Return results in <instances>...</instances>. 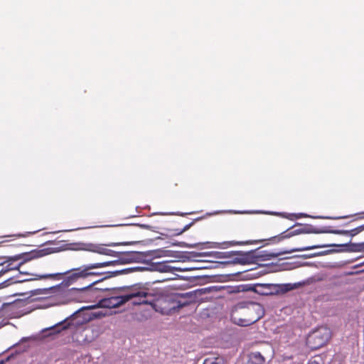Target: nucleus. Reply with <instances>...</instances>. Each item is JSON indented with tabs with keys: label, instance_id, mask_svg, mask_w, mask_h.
Masks as SVG:
<instances>
[{
	"label": "nucleus",
	"instance_id": "1",
	"mask_svg": "<svg viewBox=\"0 0 364 364\" xmlns=\"http://www.w3.org/2000/svg\"><path fill=\"white\" fill-rule=\"evenodd\" d=\"M139 241L132 242H109L105 245L96 244L91 242H72L68 243L67 249L69 250L74 251H87L99 255H107L114 257H119L120 264H126L132 262H138L143 260L146 256L150 255L155 257L161 256H170L169 254L171 250H154L149 252H137V251H127V252H117L110 249H107V247H117V246H127L132 245L139 243Z\"/></svg>",
	"mask_w": 364,
	"mask_h": 364
},
{
	"label": "nucleus",
	"instance_id": "2",
	"mask_svg": "<svg viewBox=\"0 0 364 364\" xmlns=\"http://www.w3.org/2000/svg\"><path fill=\"white\" fill-rule=\"evenodd\" d=\"M97 307H98L97 304L81 307L63 321L43 329L41 332L42 337H52L61 333L63 335H72L73 336L77 331L83 328L85 324L94 318H101L105 315L101 311L86 312L87 310Z\"/></svg>",
	"mask_w": 364,
	"mask_h": 364
},
{
	"label": "nucleus",
	"instance_id": "3",
	"mask_svg": "<svg viewBox=\"0 0 364 364\" xmlns=\"http://www.w3.org/2000/svg\"><path fill=\"white\" fill-rule=\"evenodd\" d=\"M99 264H100L99 262L86 264L80 267L73 268L62 273L46 274L45 275L39 276V278H54L58 276L68 274L58 287L63 286L68 287L80 280L90 283L95 281L97 279H101L106 275V272L97 271V269L102 268V267L101 265L99 266Z\"/></svg>",
	"mask_w": 364,
	"mask_h": 364
},
{
	"label": "nucleus",
	"instance_id": "4",
	"mask_svg": "<svg viewBox=\"0 0 364 364\" xmlns=\"http://www.w3.org/2000/svg\"><path fill=\"white\" fill-rule=\"evenodd\" d=\"M154 283H138L130 286L113 287V290L114 292L130 290L132 299H136L133 301L134 304H148L155 308L156 302L164 297V291L161 288L154 287Z\"/></svg>",
	"mask_w": 364,
	"mask_h": 364
},
{
	"label": "nucleus",
	"instance_id": "5",
	"mask_svg": "<svg viewBox=\"0 0 364 364\" xmlns=\"http://www.w3.org/2000/svg\"><path fill=\"white\" fill-rule=\"evenodd\" d=\"M263 306L256 302L241 301L235 304L230 313V321L240 326H249L264 316Z\"/></svg>",
	"mask_w": 364,
	"mask_h": 364
},
{
	"label": "nucleus",
	"instance_id": "6",
	"mask_svg": "<svg viewBox=\"0 0 364 364\" xmlns=\"http://www.w3.org/2000/svg\"><path fill=\"white\" fill-rule=\"evenodd\" d=\"M97 282L93 281L87 283L80 288H71L66 292L68 299L77 302H96L100 297L101 293L105 291H112L113 288L96 287Z\"/></svg>",
	"mask_w": 364,
	"mask_h": 364
},
{
	"label": "nucleus",
	"instance_id": "7",
	"mask_svg": "<svg viewBox=\"0 0 364 364\" xmlns=\"http://www.w3.org/2000/svg\"><path fill=\"white\" fill-rule=\"evenodd\" d=\"M67 245L68 244L65 245V248L46 247L41 250H33L28 252H23L13 256H0V266L4 265L6 262H15L21 259V261L18 263L19 267H21L26 262L32 259L40 258L52 253L58 252L63 250H68Z\"/></svg>",
	"mask_w": 364,
	"mask_h": 364
},
{
	"label": "nucleus",
	"instance_id": "8",
	"mask_svg": "<svg viewBox=\"0 0 364 364\" xmlns=\"http://www.w3.org/2000/svg\"><path fill=\"white\" fill-rule=\"evenodd\" d=\"M129 292L125 294L124 295H117L119 292L122 291L114 292L112 291V294L114 296H112L107 298H102V296L97 300V306L100 308H106V309H112V308H117L120 306L126 304L131 299H132L131 291L128 290Z\"/></svg>",
	"mask_w": 364,
	"mask_h": 364
},
{
	"label": "nucleus",
	"instance_id": "9",
	"mask_svg": "<svg viewBox=\"0 0 364 364\" xmlns=\"http://www.w3.org/2000/svg\"><path fill=\"white\" fill-rule=\"evenodd\" d=\"M331 338L329 328L321 327L312 331L307 338V343L313 350H317L326 344Z\"/></svg>",
	"mask_w": 364,
	"mask_h": 364
},
{
	"label": "nucleus",
	"instance_id": "10",
	"mask_svg": "<svg viewBox=\"0 0 364 364\" xmlns=\"http://www.w3.org/2000/svg\"><path fill=\"white\" fill-rule=\"evenodd\" d=\"M316 247L315 246H304L301 247H295L290 250H283L278 252H272L269 250H260L261 247H257L255 250H257L256 254V261L257 262H264L270 260L272 259L276 258L279 256L289 254L296 252H304L311 250H315Z\"/></svg>",
	"mask_w": 364,
	"mask_h": 364
},
{
	"label": "nucleus",
	"instance_id": "11",
	"mask_svg": "<svg viewBox=\"0 0 364 364\" xmlns=\"http://www.w3.org/2000/svg\"><path fill=\"white\" fill-rule=\"evenodd\" d=\"M290 228H291V230H289L291 237L300 234H321L329 233L330 232V226H323L321 228H318L311 224H302L299 223H296Z\"/></svg>",
	"mask_w": 364,
	"mask_h": 364
},
{
	"label": "nucleus",
	"instance_id": "12",
	"mask_svg": "<svg viewBox=\"0 0 364 364\" xmlns=\"http://www.w3.org/2000/svg\"><path fill=\"white\" fill-rule=\"evenodd\" d=\"M257 250H251L249 251H237V256L235 257L231 260L220 262V263L224 265L228 264H257L256 254Z\"/></svg>",
	"mask_w": 364,
	"mask_h": 364
},
{
	"label": "nucleus",
	"instance_id": "13",
	"mask_svg": "<svg viewBox=\"0 0 364 364\" xmlns=\"http://www.w3.org/2000/svg\"><path fill=\"white\" fill-rule=\"evenodd\" d=\"M290 230H291V228H289L286 230L281 232L280 234L273 236V237H271L268 239L257 240H247V241H240V242L231 241V242H228L226 243L230 246L231 245H246L258 244V243H261L264 241H268L269 243H271V244H277L285 239H289V238L291 237L290 232H289Z\"/></svg>",
	"mask_w": 364,
	"mask_h": 364
},
{
	"label": "nucleus",
	"instance_id": "14",
	"mask_svg": "<svg viewBox=\"0 0 364 364\" xmlns=\"http://www.w3.org/2000/svg\"><path fill=\"white\" fill-rule=\"evenodd\" d=\"M23 300L16 299L11 302H4L1 306V316L3 317H16L18 310L23 306Z\"/></svg>",
	"mask_w": 364,
	"mask_h": 364
},
{
	"label": "nucleus",
	"instance_id": "15",
	"mask_svg": "<svg viewBox=\"0 0 364 364\" xmlns=\"http://www.w3.org/2000/svg\"><path fill=\"white\" fill-rule=\"evenodd\" d=\"M279 287L277 284H250V291H253L261 296L279 294Z\"/></svg>",
	"mask_w": 364,
	"mask_h": 364
},
{
	"label": "nucleus",
	"instance_id": "16",
	"mask_svg": "<svg viewBox=\"0 0 364 364\" xmlns=\"http://www.w3.org/2000/svg\"><path fill=\"white\" fill-rule=\"evenodd\" d=\"M314 246L317 247L316 249L323 248L327 247H345L344 250H340L339 252H364V242L359 243H353L349 242L345 244H321L314 245Z\"/></svg>",
	"mask_w": 364,
	"mask_h": 364
},
{
	"label": "nucleus",
	"instance_id": "17",
	"mask_svg": "<svg viewBox=\"0 0 364 364\" xmlns=\"http://www.w3.org/2000/svg\"><path fill=\"white\" fill-rule=\"evenodd\" d=\"M193 296V292H186L184 294H178L173 296H171L168 299L170 302L173 304L170 308V310L176 311L183 307L188 306L191 301H181L179 298L186 299L191 298Z\"/></svg>",
	"mask_w": 364,
	"mask_h": 364
},
{
	"label": "nucleus",
	"instance_id": "18",
	"mask_svg": "<svg viewBox=\"0 0 364 364\" xmlns=\"http://www.w3.org/2000/svg\"><path fill=\"white\" fill-rule=\"evenodd\" d=\"M210 244H213V242H198L189 244L186 242H178L176 241L174 242H171L170 244L171 246H178L181 247H187V248H194V247H200V249H203L205 247H216L215 245H210Z\"/></svg>",
	"mask_w": 364,
	"mask_h": 364
},
{
	"label": "nucleus",
	"instance_id": "19",
	"mask_svg": "<svg viewBox=\"0 0 364 364\" xmlns=\"http://www.w3.org/2000/svg\"><path fill=\"white\" fill-rule=\"evenodd\" d=\"M175 257H178L181 261H198L196 259L198 257H204L203 252H177V255Z\"/></svg>",
	"mask_w": 364,
	"mask_h": 364
},
{
	"label": "nucleus",
	"instance_id": "20",
	"mask_svg": "<svg viewBox=\"0 0 364 364\" xmlns=\"http://www.w3.org/2000/svg\"><path fill=\"white\" fill-rule=\"evenodd\" d=\"M363 230H363L362 225L355 228L350 230H333V229H331V227L330 226L329 233H332V234H335V235H349L350 237H354Z\"/></svg>",
	"mask_w": 364,
	"mask_h": 364
},
{
	"label": "nucleus",
	"instance_id": "21",
	"mask_svg": "<svg viewBox=\"0 0 364 364\" xmlns=\"http://www.w3.org/2000/svg\"><path fill=\"white\" fill-rule=\"evenodd\" d=\"M291 217H294V219H299L301 218H309H309H319V219L340 220V219L348 218L349 216H348V215L335 216V217H332V216H311L306 213H300L293 214V215H291ZM289 218L290 220H293L292 218Z\"/></svg>",
	"mask_w": 364,
	"mask_h": 364
},
{
	"label": "nucleus",
	"instance_id": "22",
	"mask_svg": "<svg viewBox=\"0 0 364 364\" xmlns=\"http://www.w3.org/2000/svg\"><path fill=\"white\" fill-rule=\"evenodd\" d=\"M246 364H265V358L259 352H252L248 355Z\"/></svg>",
	"mask_w": 364,
	"mask_h": 364
},
{
	"label": "nucleus",
	"instance_id": "23",
	"mask_svg": "<svg viewBox=\"0 0 364 364\" xmlns=\"http://www.w3.org/2000/svg\"><path fill=\"white\" fill-rule=\"evenodd\" d=\"M225 290L229 294L250 291V284L225 286Z\"/></svg>",
	"mask_w": 364,
	"mask_h": 364
},
{
	"label": "nucleus",
	"instance_id": "24",
	"mask_svg": "<svg viewBox=\"0 0 364 364\" xmlns=\"http://www.w3.org/2000/svg\"><path fill=\"white\" fill-rule=\"evenodd\" d=\"M16 277H11L0 283V289L7 287L14 284L29 282L31 279H16Z\"/></svg>",
	"mask_w": 364,
	"mask_h": 364
},
{
	"label": "nucleus",
	"instance_id": "25",
	"mask_svg": "<svg viewBox=\"0 0 364 364\" xmlns=\"http://www.w3.org/2000/svg\"><path fill=\"white\" fill-rule=\"evenodd\" d=\"M151 267V269H154L161 272H168L172 269V267L168 265L166 262L152 263Z\"/></svg>",
	"mask_w": 364,
	"mask_h": 364
},
{
	"label": "nucleus",
	"instance_id": "26",
	"mask_svg": "<svg viewBox=\"0 0 364 364\" xmlns=\"http://www.w3.org/2000/svg\"><path fill=\"white\" fill-rule=\"evenodd\" d=\"M203 218V217H198L196 219H194L192 222H191L190 223L186 225L182 229H175L174 230H173V232L171 234V235H181V234H183L184 232L187 231L188 230H189V228H191V227H192L193 225V224L195 223V222L196 221H199L200 220H202Z\"/></svg>",
	"mask_w": 364,
	"mask_h": 364
},
{
	"label": "nucleus",
	"instance_id": "27",
	"mask_svg": "<svg viewBox=\"0 0 364 364\" xmlns=\"http://www.w3.org/2000/svg\"><path fill=\"white\" fill-rule=\"evenodd\" d=\"M339 250H336L334 249H331V250H324V251H321V252H316V253H313V254L302 255H300L299 257H302V258H304V259H308V258H311V257H318V256H323V255L332 254V253H334V252H337Z\"/></svg>",
	"mask_w": 364,
	"mask_h": 364
},
{
	"label": "nucleus",
	"instance_id": "28",
	"mask_svg": "<svg viewBox=\"0 0 364 364\" xmlns=\"http://www.w3.org/2000/svg\"><path fill=\"white\" fill-rule=\"evenodd\" d=\"M244 273H245V275H244V278L247 279H252L258 278L259 277L264 274L261 271H258L257 268L251 269L247 271H244Z\"/></svg>",
	"mask_w": 364,
	"mask_h": 364
},
{
	"label": "nucleus",
	"instance_id": "29",
	"mask_svg": "<svg viewBox=\"0 0 364 364\" xmlns=\"http://www.w3.org/2000/svg\"><path fill=\"white\" fill-rule=\"evenodd\" d=\"M53 287L48 288V289H36L30 291L28 292L30 296H36L42 294L47 293L50 289H53ZM27 293H16L13 296H24L26 295Z\"/></svg>",
	"mask_w": 364,
	"mask_h": 364
},
{
	"label": "nucleus",
	"instance_id": "30",
	"mask_svg": "<svg viewBox=\"0 0 364 364\" xmlns=\"http://www.w3.org/2000/svg\"><path fill=\"white\" fill-rule=\"evenodd\" d=\"M119 272H118V270L106 272V273H105L106 275L105 277H102L101 279H97L96 281L99 284V283L102 282L108 279L119 276Z\"/></svg>",
	"mask_w": 364,
	"mask_h": 364
},
{
	"label": "nucleus",
	"instance_id": "31",
	"mask_svg": "<svg viewBox=\"0 0 364 364\" xmlns=\"http://www.w3.org/2000/svg\"><path fill=\"white\" fill-rule=\"evenodd\" d=\"M203 255L204 257H213L215 259H223V252H203Z\"/></svg>",
	"mask_w": 364,
	"mask_h": 364
},
{
	"label": "nucleus",
	"instance_id": "32",
	"mask_svg": "<svg viewBox=\"0 0 364 364\" xmlns=\"http://www.w3.org/2000/svg\"><path fill=\"white\" fill-rule=\"evenodd\" d=\"M19 268H20V267H19L18 264L16 266H13L11 263H9L6 266L3 267L0 270L1 277L11 270H18Z\"/></svg>",
	"mask_w": 364,
	"mask_h": 364
},
{
	"label": "nucleus",
	"instance_id": "33",
	"mask_svg": "<svg viewBox=\"0 0 364 364\" xmlns=\"http://www.w3.org/2000/svg\"><path fill=\"white\" fill-rule=\"evenodd\" d=\"M193 213H182V212H171V213H163V212H159V213H154L152 215H180V216H185L188 214H192Z\"/></svg>",
	"mask_w": 364,
	"mask_h": 364
},
{
	"label": "nucleus",
	"instance_id": "34",
	"mask_svg": "<svg viewBox=\"0 0 364 364\" xmlns=\"http://www.w3.org/2000/svg\"><path fill=\"white\" fill-rule=\"evenodd\" d=\"M277 286L279 287L278 289L282 290L279 291V294L286 293L293 289L291 284H277Z\"/></svg>",
	"mask_w": 364,
	"mask_h": 364
},
{
	"label": "nucleus",
	"instance_id": "35",
	"mask_svg": "<svg viewBox=\"0 0 364 364\" xmlns=\"http://www.w3.org/2000/svg\"><path fill=\"white\" fill-rule=\"evenodd\" d=\"M203 364H223L219 358H208L205 359Z\"/></svg>",
	"mask_w": 364,
	"mask_h": 364
},
{
	"label": "nucleus",
	"instance_id": "36",
	"mask_svg": "<svg viewBox=\"0 0 364 364\" xmlns=\"http://www.w3.org/2000/svg\"><path fill=\"white\" fill-rule=\"evenodd\" d=\"M102 267H109V266H115L117 264H120V262L119 261V257H117L115 260L106 261L102 262H99Z\"/></svg>",
	"mask_w": 364,
	"mask_h": 364
},
{
	"label": "nucleus",
	"instance_id": "37",
	"mask_svg": "<svg viewBox=\"0 0 364 364\" xmlns=\"http://www.w3.org/2000/svg\"><path fill=\"white\" fill-rule=\"evenodd\" d=\"M237 256V251H228L223 252V259H232L235 257Z\"/></svg>",
	"mask_w": 364,
	"mask_h": 364
},
{
	"label": "nucleus",
	"instance_id": "38",
	"mask_svg": "<svg viewBox=\"0 0 364 364\" xmlns=\"http://www.w3.org/2000/svg\"><path fill=\"white\" fill-rule=\"evenodd\" d=\"M192 292H193V296L196 294H199L200 295H202L203 294L211 292V288H210L208 287H205V288L198 289H196V291H192Z\"/></svg>",
	"mask_w": 364,
	"mask_h": 364
},
{
	"label": "nucleus",
	"instance_id": "39",
	"mask_svg": "<svg viewBox=\"0 0 364 364\" xmlns=\"http://www.w3.org/2000/svg\"><path fill=\"white\" fill-rule=\"evenodd\" d=\"M146 269H149V268L145 267H129V272L132 273V272H141V271L146 270Z\"/></svg>",
	"mask_w": 364,
	"mask_h": 364
},
{
	"label": "nucleus",
	"instance_id": "40",
	"mask_svg": "<svg viewBox=\"0 0 364 364\" xmlns=\"http://www.w3.org/2000/svg\"><path fill=\"white\" fill-rule=\"evenodd\" d=\"M211 288V292L212 291H218L220 290H225V286H212L209 287Z\"/></svg>",
	"mask_w": 364,
	"mask_h": 364
},
{
	"label": "nucleus",
	"instance_id": "41",
	"mask_svg": "<svg viewBox=\"0 0 364 364\" xmlns=\"http://www.w3.org/2000/svg\"><path fill=\"white\" fill-rule=\"evenodd\" d=\"M132 225H136V226H139L144 229H147V230H151L153 228L152 226L149 225H146V224H139V223H134V224H132Z\"/></svg>",
	"mask_w": 364,
	"mask_h": 364
},
{
	"label": "nucleus",
	"instance_id": "42",
	"mask_svg": "<svg viewBox=\"0 0 364 364\" xmlns=\"http://www.w3.org/2000/svg\"><path fill=\"white\" fill-rule=\"evenodd\" d=\"M175 229H165V232H161V235L166 236V237H172L173 235H171V234L173 232V230Z\"/></svg>",
	"mask_w": 364,
	"mask_h": 364
},
{
	"label": "nucleus",
	"instance_id": "43",
	"mask_svg": "<svg viewBox=\"0 0 364 364\" xmlns=\"http://www.w3.org/2000/svg\"><path fill=\"white\" fill-rule=\"evenodd\" d=\"M204 267H187V268H184V269H180V268H175L177 270H179V271H183V272H186V271H191V270H193V269H203Z\"/></svg>",
	"mask_w": 364,
	"mask_h": 364
},
{
	"label": "nucleus",
	"instance_id": "44",
	"mask_svg": "<svg viewBox=\"0 0 364 364\" xmlns=\"http://www.w3.org/2000/svg\"><path fill=\"white\" fill-rule=\"evenodd\" d=\"M42 275L43 274H41V275L35 274V276L36 277V278H35V279H41L42 278H39V276H42ZM15 277H17V278H16V279H26V278H22L21 275H19V274H17ZM28 279H31L30 281L34 280V279H32V278H29Z\"/></svg>",
	"mask_w": 364,
	"mask_h": 364
},
{
	"label": "nucleus",
	"instance_id": "45",
	"mask_svg": "<svg viewBox=\"0 0 364 364\" xmlns=\"http://www.w3.org/2000/svg\"><path fill=\"white\" fill-rule=\"evenodd\" d=\"M129 268L119 269L118 270V272H119V275L129 274Z\"/></svg>",
	"mask_w": 364,
	"mask_h": 364
},
{
	"label": "nucleus",
	"instance_id": "46",
	"mask_svg": "<svg viewBox=\"0 0 364 364\" xmlns=\"http://www.w3.org/2000/svg\"><path fill=\"white\" fill-rule=\"evenodd\" d=\"M19 275H29L30 273H28V272H21V271H19V273L18 274Z\"/></svg>",
	"mask_w": 364,
	"mask_h": 364
},
{
	"label": "nucleus",
	"instance_id": "47",
	"mask_svg": "<svg viewBox=\"0 0 364 364\" xmlns=\"http://www.w3.org/2000/svg\"><path fill=\"white\" fill-rule=\"evenodd\" d=\"M30 339H31V337H23V338L21 339V342L27 341H29Z\"/></svg>",
	"mask_w": 364,
	"mask_h": 364
},
{
	"label": "nucleus",
	"instance_id": "48",
	"mask_svg": "<svg viewBox=\"0 0 364 364\" xmlns=\"http://www.w3.org/2000/svg\"><path fill=\"white\" fill-rule=\"evenodd\" d=\"M11 356H8L5 360H1L0 361V364H4L5 362L8 361L10 359Z\"/></svg>",
	"mask_w": 364,
	"mask_h": 364
},
{
	"label": "nucleus",
	"instance_id": "49",
	"mask_svg": "<svg viewBox=\"0 0 364 364\" xmlns=\"http://www.w3.org/2000/svg\"><path fill=\"white\" fill-rule=\"evenodd\" d=\"M31 232H27V234H26V235H23V234H18V235H15V236L18 237H26L27 235L31 234Z\"/></svg>",
	"mask_w": 364,
	"mask_h": 364
},
{
	"label": "nucleus",
	"instance_id": "50",
	"mask_svg": "<svg viewBox=\"0 0 364 364\" xmlns=\"http://www.w3.org/2000/svg\"><path fill=\"white\" fill-rule=\"evenodd\" d=\"M354 274V272H346L344 274L345 275H353Z\"/></svg>",
	"mask_w": 364,
	"mask_h": 364
},
{
	"label": "nucleus",
	"instance_id": "51",
	"mask_svg": "<svg viewBox=\"0 0 364 364\" xmlns=\"http://www.w3.org/2000/svg\"><path fill=\"white\" fill-rule=\"evenodd\" d=\"M308 364H318V363L316 361H310L308 363Z\"/></svg>",
	"mask_w": 364,
	"mask_h": 364
},
{
	"label": "nucleus",
	"instance_id": "52",
	"mask_svg": "<svg viewBox=\"0 0 364 364\" xmlns=\"http://www.w3.org/2000/svg\"><path fill=\"white\" fill-rule=\"evenodd\" d=\"M362 265H364V261H363L362 263H360V264H358V265H355V266L354 267V268L358 267H360V266H362Z\"/></svg>",
	"mask_w": 364,
	"mask_h": 364
},
{
	"label": "nucleus",
	"instance_id": "53",
	"mask_svg": "<svg viewBox=\"0 0 364 364\" xmlns=\"http://www.w3.org/2000/svg\"><path fill=\"white\" fill-rule=\"evenodd\" d=\"M302 265L303 266H308V265H310V263L309 262H304V264Z\"/></svg>",
	"mask_w": 364,
	"mask_h": 364
},
{
	"label": "nucleus",
	"instance_id": "54",
	"mask_svg": "<svg viewBox=\"0 0 364 364\" xmlns=\"http://www.w3.org/2000/svg\"><path fill=\"white\" fill-rule=\"evenodd\" d=\"M5 325L3 322H0V328Z\"/></svg>",
	"mask_w": 364,
	"mask_h": 364
},
{
	"label": "nucleus",
	"instance_id": "55",
	"mask_svg": "<svg viewBox=\"0 0 364 364\" xmlns=\"http://www.w3.org/2000/svg\"><path fill=\"white\" fill-rule=\"evenodd\" d=\"M269 264H259V267H267V266H269Z\"/></svg>",
	"mask_w": 364,
	"mask_h": 364
},
{
	"label": "nucleus",
	"instance_id": "56",
	"mask_svg": "<svg viewBox=\"0 0 364 364\" xmlns=\"http://www.w3.org/2000/svg\"><path fill=\"white\" fill-rule=\"evenodd\" d=\"M53 241H50H50H48L46 244H51V243H53Z\"/></svg>",
	"mask_w": 364,
	"mask_h": 364
},
{
	"label": "nucleus",
	"instance_id": "57",
	"mask_svg": "<svg viewBox=\"0 0 364 364\" xmlns=\"http://www.w3.org/2000/svg\"><path fill=\"white\" fill-rule=\"evenodd\" d=\"M201 267V265H199V267ZM205 267L204 269H208V268H209V267Z\"/></svg>",
	"mask_w": 364,
	"mask_h": 364
},
{
	"label": "nucleus",
	"instance_id": "58",
	"mask_svg": "<svg viewBox=\"0 0 364 364\" xmlns=\"http://www.w3.org/2000/svg\"><path fill=\"white\" fill-rule=\"evenodd\" d=\"M119 225V226H123L124 225H122V224H120V225Z\"/></svg>",
	"mask_w": 364,
	"mask_h": 364
},
{
	"label": "nucleus",
	"instance_id": "59",
	"mask_svg": "<svg viewBox=\"0 0 364 364\" xmlns=\"http://www.w3.org/2000/svg\"><path fill=\"white\" fill-rule=\"evenodd\" d=\"M362 226H363V230H364V224H363V225H362Z\"/></svg>",
	"mask_w": 364,
	"mask_h": 364
},
{
	"label": "nucleus",
	"instance_id": "60",
	"mask_svg": "<svg viewBox=\"0 0 364 364\" xmlns=\"http://www.w3.org/2000/svg\"><path fill=\"white\" fill-rule=\"evenodd\" d=\"M363 214H364V211L363 212Z\"/></svg>",
	"mask_w": 364,
	"mask_h": 364
}]
</instances>
